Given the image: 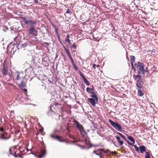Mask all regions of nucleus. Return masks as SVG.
I'll list each match as a JSON object with an SVG mask.
<instances>
[{"label": "nucleus", "instance_id": "obj_1", "mask_svg": "<svg viewBox=\"0 0 158 158\" xmlns=\"http://www.w3.org/2000/svg\"><path fill=\"white\" fill-rule=\"evenodd\" d=\"M15 79L18 81L21 80V82L18 84V85L20 87H24L25 86V84L24 83L23 80L25 79V77L23 75V74L21 73H17L15 75Z\"/></svg>", "mask_w": 158, "mask_h": 158}, {"label": "nucleus", "instance_id": "obj_51", "mask_svg": "<svg viewBox=\"0 0 158 158\" xmlns=\"http://www.w3.org/2000/svg\"><path fill=\"white\" fill-rule=\"evenodd\" d=\"M43 131V129H40V131Z\"/></svg>", "mask_w": 158, "mask_h": 158}, {"label": "nucleus", "instance_id": "obj_9", "mask_svg": "<svg viewBox=\"0 0 158 158\" xmlns=\"http://www.w3.org/2000/svg\"><path fill=\"white\" fill-rule=\"evenodd\" d=\"M93 152L97 155L100 156L102 155L103 153H106V152L103 149H100L94 151Z\"/></svg>", "mask_w": 158, "mask_h": 158}, {"label": "nucleus", "instance_id": "obj_32", "mask_svg": "<svg viewBox=\"0 0 158 158\" xmlns=\"http://www.w3.org/2000/svg\"><path fill=\"white\" fill-rule=\"evenodd\" d=\"M57 36L58 39L59 40V41L60 42V44H62V43L61 41V40L60 39V38L59 35H57Z\"/></svg>", "mask_w": 158, "mask_h": 158}, {"label": "nucleus", "instance_id": "obj_42", "mask_svg": "<svg viewBox=\"0 0 158 158\" xmlns=\"http://www.w3.org/2000/svg\"><path fill=\"white\" fill-rule=\"evenodd\" d=\"M145 70V71H146V72H149L148 68H146Z\"/></svg>", "mask_w": 158, "mask_h": 158}, {"label": "nucleus", "instance_id": "obj_39", "mask_svg": "<svg viewBox=\"0 0 158 158\" xmlns=\"http://www.w3.org/2000/svg\"><path fill=\"white\" fill-rule=\"evenodd\" d=\"M72 47L74 48L75 49H76V47H77L74 44H73L72 45Z\"/></svg>", "mask_w": 158, "mask_h": 158}, {"label": "nucleus", "instance_id": "obj_10", "mask_svg": "<svg viewBox=\"0 0 158 158\" xmlns=\"http://www.w3.org/2000/svg\"><path fill=\"white\" fill-rule=\"evenodd\" d=\"M46 154V149L44 147L42 148L40 150V153L39 155V157L41 158L45 156Z\"/></svg>", "mask_w": 158, "mask_h": 158}, {"label": "nucleus", "instance_id": "obj_15", "mask_svg": "<svg viewBox=\"0 0 158 158\" xmlns=\"http://www.w3.org/2000/svg\"><path fill=\"white\" fill-rule=\"evenodd\" d=\"M21 19L23 20L25 24L27 25L29 23V20H28L27 18L25 17H23L21 18Z\"/></svg>", "mask_w": 158, "mask_h": 158}, {"label": "nucleus", "instance_id": "obj_20", "mask_svg": "<svg viewBox=\"0 0 158 158\" xmlns=\"http://www.w3.org/2000/svg\"><path fill=\"white\" fill-rule=\"evenodd\" d=\"M92 94L91 97L95 98L97 101L98 100V98L97 95L95 94V93L94 92L92 91L91 92Z\"/></svg>", "mask_w": 158, "mask_h": 158}, {"label": "nucleus", "instance_id": "obj_48", "mask_svg": "<svg viewBox=\"0 0 158 158\" xmlns=\"http://www.w3.org/2000/svg\"><path fill=\"white\" fill-rule=\"evenodd\" d=\"M92 88H91L92 89V90H94V87L93 85L92 86Z\"/></svg>", "mask_w": 158, "mask_h": 158}, {"label": "nucleus", "instance_id": "obj_43", "mask_svg": "<svg viewBox=\"0 0 158 158\" xmlns=\"http://www.w3.org/2000/svg\"><path fill=\"white\" fill-rule=\"evenodd\" d=\"M93 68L95 69L96 68V64H93Z\"/></svg>", "mask_w": 158, "mask_h": 158}, {"label": "nucleus", "instance_id": "obj_18", "mask_svg": "<svg viewBox=\"0 0 158 158\" xmlns=\"http://www.w3.org/2000/svg\"><path fill=\"white\" fill-rule=\"evenodd\" d=\"M29 23L30 24L31 26H34V25L37 23V22L35 20H30Z\"/></svg>", "mask_w": 158, "mask_h": 158}, {"label": "nucleus", "instance_id": "obj_41", "mask_svg": "<svg viewBox=\"0 0 158 158\" xmlns=\"http://www.w3.org/2000/svg\"><path fill=\"white\" fill-rule=\"evenodd\" d=\"M51 136L53 139H56V136H55L54 135H51Z\"/></svg>", "mask_w": 158, "mask_h": 158}, {"label": "nucleus", "instance_id": "obj_23", "mask_svg": "<svg viewBox=\"0 0 158 158\" xmlns=\"http://www.w3.org/2000/svg\"><path fill=\"white\" fill-rule=\"evenodd\" d=\"M83 80H84V82L87 85L89 86L90 85V83L89 81L87 80V79L85 78Z\"/></svg>", "mask_w": 158, "mask_h": 158}, {"label": "nucleus", "instance_id": "obj_49", "mask_svg": "<svg viewBox=\"0 0 158 158\" xmlns=\"http://www.w3.org/2000/svg\"><path fill=\"white\" fill-rule=\"evenodd\" d=\"M96 66L97 67H100V65H99V64H98V65H96Z\"/></svg>", "mask_w": 158, "mask_h": 158}, {"label": "nucleus", "instance_id": "obj_45", "mask_svg": "<svg viewBox=\"0 0 158 158\" xmlns=\"http://www.w3.org/2000/svg\"><path fill=\"white\" fill-rule=\"evenodd\" d=\"M75 68V69L76 70H77V67L76 66V65H75V66H74Z\"/></svg>", "mask_w": 158, "mask_h": 158}, {"label": "nucleus", "instance_id": "obj_44", "mask_svg": "<svg viewBox=\"0 0 158 158\" xmlns=\"http://www.w3.org/2000/svg\"><path fill=\"white\" fill-rule=\"evenodd\" d=\"M23 91L25 92H27V90L26 89H23Z\"/></svg>", "mask_w": 158, "mask_h": 158}, {"label": "nucleus", "instance_id": "obj_16", "mask_svg": "<svg viewBox=\"0 0 158 158\" xmlns=\"http://www.w3.org/2000/svg\"><path fill=\"white\" fill-rule=\"evenodd\" d=\"M138 89V96H139L140 97H142L144 95V94L143 93L141 89H140L141 88H139Z\"/></svg>", "mask_w": 158, "mask_h": 158}, {"label": "nucleus", "instance_id": "obj_14", "mask_svg": "<svg viewBox=\"0 0 158 158\" xmlns=\"http://www.w3.org/2000/svg\"><path fill=\"white\" fill-rule=\"evenodd\" d=\"M139 149L140 152L143 153V152H146L145 147L144 145H142L139 147Z\"/></svg>", "mask_w": 158, "mask_h": 158}, {"label": "nucleus", "instance_id": "obj_6", "mask_svg": "<svg viewBox=\"0 0 158 158\" xmlns=\"http://www.w3.org/2000/svg\"><path fill=\"white\" fill-rule=\"evenodd\" d=\"M73 122L76 125V127L79 131L84 128L82 125L75 119L74 120Z\"/></svg>", "mask_w": 158, "mask_h": 158}, {"label": "nucleus", "instance_id": "obj_21", "mask_svg": "<svg viewBox=\"0 0 158 158\" xmlns=\"http://www.w3.org/2000/svg\"><path fill=\"white\" fill-rule=\"evenodd\" d=\"M56 139L60 142H63L64 141L62 137L61 136H60L56 135Z\"/></svg>", "mask_w": 158, "mask_h": 158}, {"label": "nucleus", "instance_id": "obj_28", "mask_svg": "<svg viewBox=\"0 0 158 158\" xmlns=\"http://www.w3.org/2000/svg\"><path fill=\"white\" fill-rule=\"evenodd\" d=\"M69 59H70V60H71V61L72 63V64L73 65V66H75V63H74V62L73 60V59L72 58V56H71L69 57Z\"/></svg>", "mask_w": 158, "mask_h": 158}, {"label": "nucleus", "instance_id": "obj_54", "mask_svg": "<svg viewBox=\"0 0 158 158\" xmlns=\"http://www.w3.org/2000/svg\"><path fill=\"white\" fill-rule=\"evenodd\" d=\"M13 112H14V111H11V113H13Z\"/></svg>", "mask_w": 158, "mask_h": 158}, {"label": "nucleus", "instance_id": "obj_17", "mask_svg": "<svg viewBox=\"0 0 158 158\" xmlns=\"http://www.w3.org/2000/svg\"><path fill=\"white\" fill-rule=\"evenodd\" d=\"M116 138L117 142L119 143L120 145V146L122 145L123 143V141L121 140V139L120 137L118 136H116Z\"/></svg>", "mask_w": 158, "mask_h": 158}, {"label": "nucleus", "instance_id": "obj_3", "mask_svg": "<svg viewBox=\"0 0 158 158\" xmlns=\"http://www.w3.org/2000/svg\"><path fill=\"white\" fill-rule=\"evenodd\" d=\"M133 77L135 80L136 81V85L137 88H142V85L141 84L142 81V76L140 74H138L136 76L134 75Z\"/></svg>", "mask_w": 158, "mask_h": 158}, {"label": "nucleus", "instance_id": "obj_36", "mask_svg": "<svg viewBox=\"0 0 158 158\" xmlns=\"http://www.w3.org/2000/svg\"><path fill=\"white\" fill-rule=\"evenodd\" d=\"M70 13L71 11H70V10L69 9H67V11H66V13L68 14H69Z\"/></svg>", "mask_w": 158, "mask_h": 158}, {"label": "nucleus", "instance_id": "obj_38", "mask_svg": "<svg viewBox=\"0 0 158 158\" xmlns=\"http://www.w3.org/2000/svg\"><path fill=\"white\" fill-rule=\"evenodd\" d=\"M27 45L26 44H23L22 45V47L24 48L26 46H27Z\"/></svg>", "mask_w": 158, "mask_h": 158}, {"label": "nucleus", "instance_id": "obj_5", "mask_svg": "<svg viewBox=\"0 0 158 158\" xmlns=\"http://www.w3.org/2000/svg\"><path fill=\"white\" fill-rule=\"evenodd\" d=\"M28 33L29 34H32L35 36L37 35V31L34 26L30 27L28 30Z\"/></svg>", "mask_w": 158, "mask_h": 158}, {"label": "nucleus", "instance_id": "obj_11", "mask_svg": "<svg viewBox=\"0 0 158 158\" xmlns=\"http://www.w3.org/2000/svg\"><path fill=\"white\" fill-rule=\"evenodd\" d=\"M8 69L7 67H6L5 65H3V68L2 70V74L3 76H5L7 75Z\"/></svg>", "mask_w": 158, "mask_h": 158}, {"label": "nucleus", "instance_id": "obj_19", "mask_svg": "<svg viewBox=\"0 0 158 158\" xmlns=\"http://www.w3.org/2000/svg\"><path fill=\"white\" fill-rule=\"evenodd\" d=\"M63 46V47L65 50V52L67 54V55H68L69 57L71 56V55L69 52V50L68 49L66 48V47L64 45Z\"/></svg>", "mask_w": 158, "mask_h": 158}, {"label": "nucleus", "instance_id": "obj_27", "mask_svg": "<svg viewBox=\"0 0 158 158\" xmlns=\"http://www.w3.org/2000/svg\"><path fill=\"white\" fill-rule=\"evenodd\" d=\"M92 89L91 88H90L89 87H87L86 88V91L89 93H91V92H92Z\"/></svg>", "mask_w": 158, "mask_h": 158}, {"label": "nucleus", "instance_id": "obj_47", "mask_svg": "<svg viewBox=\"0 0 158 158\" xmlns=\"http://www.w3.org/2000/svg\"><path fill=\"white\" fill-rule=\"evenodd\" d=\"M70 36H69V34H68L67 35V38H69Z\"/></svg>", "mask_w": 158, "mask_h": 158}, {"label": "nucleus", "instance_id": "obj_13", "mask_svg": "<svg viewBox=\"0 0 158 158\" xmlns=\"http://www.w3.org/2000/svg\"><path fill=\"white\" fill-rule=\"evenodd\" d=\"M95 100V98H88V101L92 105L94 106H95L96 104Z\"/></svg>", "mask_w": 158, "mask_h": 158}, {"label": "nucleus", "instance_id": "obj_29", "mask_svg": "<svg viewBox=\"0 0 158 158\" xmlns=\"http://www.w3.org/2000/svg\"><path fill=\"white\" fill-rule=\"evenodd\" d=\"M127 141L129 145H131L132 146H134V144L135 143V142H132V143H131L127 140Z\"/></svg>", "mask_w": 158, "mask_h": 158}, {"label": "nucleus", "instance_id": "obj_50", "mask_svg": "<svg viewBox=\"0 0 158 158\" xmlns=\"http://www.w3.org/2000/svg\"><path fill=\"white\" fill-rule=\"evenodd\" d=\"M99 156H100V158H103V156L102 155Z\"/></svg>", "mask_w": 158, "mask_h": 158}, {"label": "nucleus", "instance_id": "obj_7", "mask_svg": "<svg viewBox=\"0 0 158 158\" xmlns=\"http://www.w3.org/2000/svg\"><path fill=\"white\" fill-rule=\"evenodd\" d=\"M16 150H17V149L15 148H12L10 149L9 151L11 154L14 155L15 157H20V155L19 153H17L16 151H15Z\"/></svg>", "mask_w": 158, "mask_h": 158}, {"label": "nucleus", "instance_id": "obj_34", "mask_svg": "<svg viewBox=\"0 0 158 158\" xmlns=\"http://www.w3.org/2000/svg\"><path fill=\"white\" fill-rule=\"evenodd\" d=\"M134 63V62H131V65L132 68L134 69V70L135 71L136 70V69H135V68H134V65H133V63Z\"/></svg>", "mask_w": 158, "mask_h": 158}, {"label": "nucleus", "instance_id": "obj_4", "mask_svg": "<svg viewBox=\"0 0 158 158\" xmlns=\"http://www.w3.org/2000/svg\"><path fill=\"white\" fill-rule=\"evenodd\" d=\"M109 122L111 125L117 130L120 131L122 129L121 126L118 123L114 122L111 119L109 120Z\"/></svg>", "mask_w": 158, "mask_h": 158}, {"label": "nucleus", "instance_id": "obj_53", "mask_svg": "<svg viewBox=\"0 0 158 158\" xmlns=\"http://www.w3.org/2000/svg\"><path fill=\"white\" fill-rule=\"evenodd\" d=\"M21 149V148H19V151H21V150H20Z\"/></svg>", "mask_w": 158, "mask_h": 158}, {"label": "nucleus", "instance_id": "obj_52", "mask_svg": "<svg viewBox=\"0 0 158 158\" xmlns=\"http://www.w3.org/2000/svg\"><path fill=\"white\" fill-rule=\"evenodd\" d=\"M66 129L67 130H69V128L68 127H67V128H66Z\"/></svg>", "mask_w": 158, "mask_h": 158}, {"label": "nucleus", "instance_id": "obj_40", "mask_svg": "<svg viewBox=\"0 0 158 158\" xmlns=\"http://www.w3.org/2000/svg\"><path fill=\"white\" fill-rule=\"evenodd\" d=\"M55 32L56 33L57 35H59L58 33V30L57 28H56Z\"/></svg>", "mask_w": 158, "mask_h": 158}, {"label": "nucleus", "instance_id": "obj_46", "mask_svg": "<svg viewBox=\"0 0 158 158\" xmlns=\"http://www.w3.org/2000/svg\"><path fill=\"white\" fill-rule=\"evenodd\" d=\"M38 0H34V1L35 3H37L38 2Z\"/></svg>", "mask_w": 158, "mask_h": 158}, {"label": "nucleus", "instance_id": "obj_24", "mask_svg": "<svg viewBox=\"0 0 158 158\" xmlns=\"http://www.w3.org/2000/svg\"><path fill=\"white\" fill-rule=\"evenodd\" d=\"M130 60L131 62H134L135 61V57L133 56H131L130 57Z\"/></svg>", "mask_w": 158, "mask_h": 158}, {"label": "nucleus", "instance_id": "obj_30", "mask_svg": "<svg viewBox=\"0 0 158 158\" xmlns=\"http://www.w3.org/2000/svg\"><path fill=\"white\" fill-rule=\"evenodd\" d=\"M79 73H80V76L82 77V79H85V77L84 76V75L83 73H82L81 71H79Z\"/></svg>", "mask_w": 158, "mask_h": 158}, {"label": "nucleus", "instance_id": "obj_37", "mask_svg": "<svg viewBox=\"0 0 158 158\" xmlns=\"http://www.w3.org/2000/svg\"><path fill=\"white\" fill-rule=\"evenodd\" d=\"M69 137L70 138H71L72 139H74V136L73 135H69Z\"/></svg>", "mask_w": 158, "mask_h": 158}, {"label": "nucleus", "instance_id": "obj_31", "mask_svg": "<svg viewBox=\"0 0 158 158\" xmlns=\"http://www.w3.org/2000/svg\"><path fill=\"white\" fill-rule=\"evenodd\" d=\"M134 148L135 149L136 151L138 152H139V148H138L136 145H135L134 146Z\"/></svg>", "mask_w": 158, "mask_h": 158}, {"label": "nucleus", "instance_id": "obj_2", "mask_svg": "<svg viewBox=\"0 0 158 158\" xmlns=\"http://www.w3.org/2000/svg\"><path fill=\"white\" fill-rule=\"evenodd\" d=\"M135 67L138 70V74H144L145 72L144 64L142 62L139 61L137 63L135 64Z\"/></svg>", "mask_w": 158, "mask_h": 158}, {"label": "nucleus", "instance_id": "obj_35", "mask_svg": "<svg viewBox=\"0 0 158 158\" xmlns=\"http://www.w3.org/2000/svg\"><path fill=\"white\" fill-rule=\"evenodd\" d=\"M0 131L2 132H4V128L2 127H0Z\"/></svg>", "mask_w": 158, "mask_h": 158}, {"label": "nucleus", "instance_id": "obj_8", "mask_svg": "<svg viewBox=\"0 0 158 158\" xmlns=\"http://www.w3.org/2000/svg\"><path fill=\"white\" fill-rule=\"evenodd\" d=\"M84 128L82 129L81 130V131H80L81 132V134L82 137L84 139L86 142V141L87 140V133L84 130Z\"/></svg>", "mask_w": 158, "mask_h": 158}, {"label": "nucleus", "instance_id": "obj_26", "mask_svg": "<svg viewBox=\"0 0 158 158\" xmlns=\"http://www.w3.org/2000/svg\"><path fill=\"white\" fill-rule=\"evenodd\" d=\"M118 133L124 139L127 141L126 137L124 135L118 132Z\"/></svg>", "mask_w": 158, "mask_h": 158}, {"label": "nucleus", "instance_id": "obj_12", "mask_svg": "<svg viewBox=\"0 0 158 158\" xmlns=\"http://www.w3.org/2000/svg\"><path fill=\"white\" fill-rule=\"evenodd\" d=\"M10 138V135H8L7 133L5 132H4L1 134V138L2 139L6 140L9 139Z\"/></svg>", "mask_w": 158, "mask_h": 158}, {"label": "nucleus", "instance_id": "obj_33", "mask_svg": "<svg viewBox=\"0 0 158 158\" xmlns=\"http://www.w3.org/2000/svg\"><path fill=\"white\" fill-rule=\"evenodd\" d=\"M65 42H68L69 43H70V40L69 38H67L65 40Z\"/></svg>", "mask_w": 158, "mask_h": 158}, {"label": "nucleus", "instance_id": "obj_25", "mask_svg": "<svg viewBox=\"0 0 158 158\" xmlns=\"http://www.w3.org/2000/svg\"><path fill=\"white\" fill-rule=\"evenodd\" d=\"M145 158H150L149 153L148 152H146L145 153Z\"/></svg>", "mask_w": 158, "mask_h": 158}, {"label": "nucleus", "instance_id": "obj_22", "mask_svg": "<svg viewBox=\"0 0 158 158\" xmlns=\"http://www.w3.org/2000/svg\"><path fill=\"white\" fill-rule=\"evenodd\" d=\"M128 139L131 142H135V140L131 136L127 135Z\"/></svg>", "mask_w": 158, "mask_h": 158}]
</instances>
